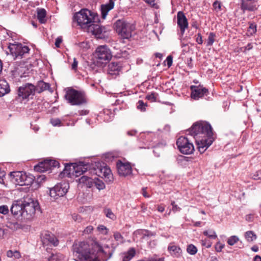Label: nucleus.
I'll return each instance as SVG.
<instances>
[{"label": "nucleus", "instance_id": "1", "mask_svg": "<svg viewBox=\"0 0 261 261\" xmlns=\"http://www.w3.org/2000/svg\"><path fill=\"white\" fill-rule=\"evenodd\" d=\"M39 208V204L32 199L15 201L11 207L12 214L16 216H21L25 220L31 219Z\"/></svg>", "mask_w": 261, "mask_h": 261}, {"label": "nucleus", "instance_id": "2", "mask_svg": "<svg viewBox=\"0 0 261 261\" xmlns=\"http://www.w3.org/2000/svg\"><path fill=\"white\" fill-rule=\"evenodd\" d=\"M202 134L203 138L197 141V148L200 153H203L214 141L213 132L211 124L205 121H197V135Z\"/></svg>", "mask_w": 261, "mask_h": 261}, {"label": "nucleus", "instance_id": "3", "mask_svg": "<svg viewBox=\"0 0 261 261\" xmlns=\"http://www.w3.org/2000/svg\"><path fill=\"white\" fill-rule=\"evenodd\" d=\"M73 253L76 261H93L95 259V254L90 252L89 245L84 242L73 244Z\"/></svg>", "mask_w": 261, "mask_h": 261}, {"label": "nucleus", "instance_id": "4", "mask_svg": "<svg viewBox=\"0 0 261 261\" xmlns=\"http://www.w3.org/2000/svg\"><path fill=\"white\" fill-rule=\"evenodd\" d=\"M74 20L82 28L87 29L92 22H95L97 16L88 9H82L75 14Z\"/></svg>", "mask_w": 261, "mask_h": 261}, {"label": "nucleus", "instance_id": "5", "mask_svg": "<svg viewBox=\"0 0 261 261\" xmlns=\"http://www.w3.org/2000/svg\"><path fill=\"white\" fill-rule=\"evenodd\" d=\"M93 247L95 251H97L93 261H107L111 257L114 251V249L110 248L108 245L101 247L97 242L94 243Z\"/></svg>", "mask_w": 261, "mask_h": 261}, {"label": "nucleus", "instance_id": "6", "mask_svg": "<svg viewBox=\"0 0 261 261\" xmlns=\"http://www.w3.org/2000/svg\"><path fill=\"white\" fill-rule=\"evenodd\" d=\"M11 180L13 183L19 186L31 185L34 181L32 175H27L22 171H15L10 173Z\"/></svg>", "mask_w": 261, "mask_h": 261}, {"label": "nucleus", "instance_id": "7", "mask_svg": "<svg viewBox=\"0 0 261 261\" xmlns=\"http://www.w3.org/2000/svg\"><path fill=\"white\" fill-rule=\"evenodd\" d=\"M117 33L123 39H129L132 36L134 26L125 21L118 20L115 23Z\"/></svg>", "mask_w": 261, "mask_h": 261}, {"label": "nucleus", "instance_id": "8", "mask_svg": "<svg viewBox=\"0 0 261 261\" xmlns=\"http://www.w3.org/2000/svg\"><path fill=\"white\" fill-rule=\"evenodd\" d=\"M65 97L71 105H81L86 102L84 94L72 88L67 90Z\"/></svg>", "mask_w": 261, "mask_h": 261}, {"label": "nucleus", "instance_id": "9", "mask_svg": "<svg viewBox=\"0 0 261 261\" xmlns=\"http://www.w3.org/2000/svg\"><path fill=\"white\" fill-rule=\"evenodd\" d=\"M8 48L14 59H21L23 56L28 54L30 50L27 46H23L21 43H10Z\"/></svg>", "mask_w": 261, "mask_h": 261}, {"label": "nucleus", "instance_id": "10", "mask_svg": "<svg viewBox=\"0 0 261 261\" xmlns=\"http://www.w3.org/2000/svg\"><path fill=\"white\" fill-rule=\"evenodd\" d=\"M95 57L97 62L105 64L111 60V52L106 45H100L96 49Z\"/></svg>", "mask_w": 261, "mask_h": 261}, {"label": "nucleus", "instance_id": "11", "mask_svg": "<svg viewBox=\"0 0 261 261\" xmlns=\"http://www.w3.org/2000/svg\"><path fill=\"white\" fill-rule=\"evenodd\" d=\"M176 145L179 151L184 154H190L194 150L193 144L184 137H180L177 139Z\"/></svg>", "mask_w": 261, "mask_h": 261}, {"label": "nucleus", "instance_id": "12", "mask_svg": "<svg viewBox=\"0 0 261 261\" xmlns=\"http://www.w3.org/2000/svg\"><path fill=\"white\" fill-rule=\"evenodd\" d=\"M69 187V184L67 182L58 184L50 189V196L55 199L62 197L66 194Z\"/></svg>", "mask_w": 261, "mask_h": 261}, {"label": "nucleus", "instance_id": "13", "mask_svg": "<svg viewBox=\"0 0 261 261\" xmlns=\"http://www.w3.org/2000/svg\"><path fill=\"white\" fill-rule=\"evenodd\" d=\"M36 88L32 84L27 83L19 87L18 93V98L24 99L28 98L30 95H34Z\"/></svg>", "mask_w": 261, "mask_h": 261}, {"label": "nucleus", "instance_id": "14", "mask_svg": "<svg viewBox=\"0 0 261 261\" xmlns=\"http://www.w3.org/2000/svg\"><path fill=\"white\" fill-rule=\"evenodd\" d=\"M95 174L105 179L106 182H111L113 179V174L109 167L107 166L97 167L94 169Z\"/></svg>", "mask_w": 261, "mask_h": 261}, {"label": "nucleus", "instance_id": "15", "mask_svg": "<svg viewBox=\"0 0 261 261\" xmlns=\"http://www.w3.org/2000/svg\"><path fill=\"white\" fill-rule=\"evenodd\" d=\"M59 163L56 160H46L35 166L34 169L37 171L43 172L51 169L52 167H59Z\"/></svg>", "mask_w": 261, "mask_h": 261}, {"label": "nucleus", "instance_id": "16", "mask_svg": "<svg viewBox=\"0 0 261 261\" xmlns=\"http://www.w3.org/2000/svg\"><path fill=\"white\" fill-rule=\"evenodd\" d=\"M41 241L44 245H53L57 246L59 244V241L56 237L51 232L45 231L41 234Z\"/></svg>", "mask_w": 261, "mask_h": 261}, {"label": "nucleus", "instance_id": "17", "mask_svg": "<svg viewBox=\"0 0 261 261\" xmlns=\"http://www.w3.org/2000/svg\"><path fill=\"white\" fill-rule=\"evenodd\" d=\"M87 29L88 32L92 33L98 38H102L104 36V34L107 32L105 27L100 26L96 22L91 23Z\"/></svg>", "mask_w": 261, "mask_h": 261}, {"label": "nucleus", "instance_id": "18", "mask_svg": "<svg viewBox=\"0 0 261 261\" xmlns=\"http://www.w3.org/2000/svg\"><path fill=\"white\" fill-rule=\"evenodd\" d=\"M118 172L121 176H127L132 172V168L128 163H123L121 161H118L117 163Z\"/></svg>", "mask_w": 261, "mask_h": 261}, {"label": "nucleus", "instance_id": "19", "mask_svg": "<svg viewBox=\"0 0 261 261\" xmlns=\"http://www.w3.org/2000/svg\"><path fill=\"white\" fill-rule=\"evenodd\" d=\"M241 9L243 11H254L257 9L255 0H241Z\"/></svg>", "mask_w": 261, "mask_h": 261}, {"label": "nucleus", "instance_id": "20", "mask_svg": "<svg viewBox=\"0 0 261 261\" xmlns=\"http://www.w3.org/2000/svg\"><path fill=\"white\" fill-rule=\"evenodd\" d=\"M73 171L69 172L76 177H78L84 173L86 172L89 168L88 165H83L80 164L79 165H73Z\"/></svg>", "mask_w": 261, "mask_h": 261}, {"label": "nucleus", "instance_id": "21", "mask_svg": "<svg viewBox=\"0 0 261 261\" xmlns=\"http://www.w3.org/2000/svg\"><path fill=\"white\" fill-rule=\"evenodd\" d=\"M177 19V24L180 29V31L182 33H184L185 29L188 28V23L187 19L184 14L181 11L178 12Z\"/></svg>", "mask_w": 261, "mask_h": 261}, {"label": "nucleus", "instance_id": "22", "mask_svg": "<svg viewBox=\"0 0 261 261\" xmlns=\"http://www.w3.org/2000/svg\"><path fill=\"white\" fill-rule=\"evenodd\" d=\"M208 95L209 91L207 88L201 85L197 86V100L201 98L207 101L210 98Z\"/></svg>", "mask_w": 261, "mask_h": 261}, {"label": "nucleus", "instance_id": "23", "mask_svg": "<svg viewBox=\"0 0 261 261\" xmlns=\"http://www.w3.org/2000/svg\"><path fill=\"white\" fill-rule=\"evenodd\" d=\"M114 6V2L113 0H109L108 4L101 5V17L103 19H105L109 11L113 9Z\"/></svg>", "mask_w": 261, "mask_h": 261}, {"label": "nucleus", "instance_id": "24", "mask_svg": "<svg viewBox=\"0 0 261 261\" xmlns=\"http://www.w3.org/2000/svg\"><path fill=\"white\" fill-rule=\"evenodd\" d=\"M46 180V176L43 174L38 176L35 181L30 185L31 186L32 190H35L38 189L41 185V184Z\"/></svg>", "mask_w": 261, "mask_h": 261}, {"label": "nucleus", "instance_id": "25", "mask_svg": "<svg viewBox=\"0 0 261 261\" xmlns=\"http://www.w3.org/2000/svg\"><path fill=\"white\" fill-rule=\"evenodd\" d=\"M10 91L9 85L5 80H0V97L8 93Z\"/></svg>", "mask_w": 261, "mask_h": 261}, {"label": "nucleus", "instance_id": "26", "mask_svg": "<svg viewBox=\"0 0 261 261\" xmlns=\"http://www.w3.org/2000/svg\"><path fill=\"white\" fill-rule=\"evenodd\" d=\"M122 67L120 63L111 62L109 65V73L111 74H116L121 70Z\"/></svg>", "mask_w": 261, "mask_h": 261}, {"label": "nucleus", "instance_id": "27", "mask_svg": "<svg viewBox=\"0 0 261 261\" xmlns=\"http://www.w3.org/2000/svg\"><path fill=\"white\" fill-rule=\"evenodd\" d=\"M93 177H89L87 175H84L79 178V180L80 184H85L87 187L90 188L93 186Z\"/></svg>", "mask_w": 261, "mask_h": 261}, {"label": "nucleus", "instance_id": "28", "mask_svg": "<svg viewBox=\"0 0 261 261\" xmlns=\"http://www.w3.org/2000/svg\"><path fill=\"white\" fill-rule=\"evenodd\" d=\"M136 254V250L134 248H130L127 252L122 254V261H129Z\"/></svg>", "mask_w": 261, "mask_h": 261}, {"label": "nucleus", "instance_id": "29", "mask_svg": "<svg viewBox=\"0 0 261 261\" xmlns=\"http://www.w3.org/2000/svg\"><path fill=\"white\" fill-rule=\"evenodd\" d=\"M168 250L172 255L178 256L181 253V249L177 246L174 245V243L169 244L168 247Z\"/></svg>", "mask_w": 261, "mask_h": 261}, {"label": "nucleus", "instance_id": "30", "mask_svg": "<svg viewBox=\"0 0 261 261\" xmlns=\"http://www.w3.org/2000/svg\"><path fill=\"white\" fill-rule=\"evenodd\" d=\"M50 87V85L48 83H45L42 81H39L36 88V90L38 93H41L43 91L48 90Z\"/></svg>", "mask_w": 261, "mask_h": 261}, {"label": "nucleus", "instance_id": "31", "mask_svg": "<svg viewBox=\"0 0 261 261\" xmlns=\"http://www.w3.org/2000/svg\"><path fill=\"white\" fill-rule=\"evenodd\" d=\"M46 11L44 9H40L37 11V18L39 22L44 23L46 21Z\"/></svg>", "mask_w": 261, "mask_h": 261}, {"label": "nucleus", "instance_id": "32", "mask_svg": "<svg viewBox=\"0 0 261 261\" xmlns=\"http://www.w3.org/2000/svg\"><path fill=\"white\" fill-rule=\"evenodd\" d=\"M95 186L99 190H103L105 188V183L100 179L96 177L93 178V186Z\"/></svg>", "mask_w": 261, "mask_h": 261}, {"label": "nucleus", "instance_id": "33", "mask_svg": "<svg viewBox=\"0 0 261 261\" xmlns=\"http://www.w3.org/2000/svg\"><path fill=\"white\" fill-rule=\"evenodd\" d=\"M245 237L248 242H252L256 240V235L252 231H248L245 232Z\"/></svg>", "mask_w": 261, "mask_h": 261}, {"label": "nucleus", "instance_id": "34", "mask_svg": "<svg viewBox=\"0 0 261 261\" xmlns=\"http://www.w3.org/2000/svg\"><path fill=\"white\" fill-rule=\"evenodd\" d=\"M64 258V256L62 254L58 253L53 254L51 256L48 258V261H61Z\"/></svg>", "mask_w": 261, "mask_h": 261}, {"label": "nucleus", "instance_id": "35", "mask_svg": "<svg viewBox=\"0 0 261 261\" xmlns=\"http://www.w3.org/2000/svg\"><path fill=\"white\" fill-rule=\"evenodd\" d=\"M256 32V25L254 23H250L247 30V35L250 36L254 34Z\"/></svg>", "mask_w": 261, "mask_h": 261}, {"label": "nucleus", "instance_id": "36", "mask_svg": "<svg viewBox=\"0 0 261 261\" xmlns=\"http://www.w3.org/2000/svg\"><path fill=\"white\" fill-rule=\"evenodd\" d=\"M203 234L210 239H215L217 238L216 232L212 229L204 231Z\"/></svg>", "mask_w": 261, "mask_h": 261}, {"label": "nucleus", "instance_id": "37", "mask_svg": "<svg viewBox=\"0 0 261 261\" xmlns=\"http://www.w3.org/2000/svg\"><path fill=\"white\" fill-rule=\"evenodd\" d=\"M105 214L107 218H109L113 220H114L116 219V216L112 212L111 209L110 208H105L104 210Z\"/></svg>", "mask_w": 261, "mask_h": 261}, {"label": "nucleus", "instance_id": "38", "mask_svg": "<svg viewBox=\"0 0 261 261\" xmlns=\"http://www.w3.org/2000/svg\"><path fill=\"white\" fill-rule=\"evenodd\" d=\"M239 241V238L236 236H232L227 240V243L230 246H233Z\"/></svg>", "mask_w": 261, "mask_h": 261}, {"label": "nucleus", "instance_id": "39", "mask_svg": "<svg viewBox=\"0 0 261 261\" xmlns=\"http://www.w3.org/2000/svg\"><path fill=\"white\" fill-rule=\"evenodd\" d=\"M114 238L118 244H121L124 242V238L119 232H115L114 233Z\"/></svg>", "mask_w": 261, "mask_h": 261}, {"label": "nucleus", "instance_id": "40", "mask_svg": "<svg viewBox=\"0 0 261 261\" xmlns=\"http://www.w3.org/2000/svg\"><path fill=\"white\" fill-rule=\"evenodd\" d=\"M97 230L102 234L106 235L108 233L109 229L104 225H100L97 227Z\"/></svg>", "mask_w": 261, "mask_h": 261}, {"label": "nucleus", "instance_id": "41", "mask_svg": "<svg viewBox=\"0 0 261 261\" xmlns=\"http://www.w3.org/2000/svg\"><path fill=\"white\" fill-rule=\"evenodd\" d=\"M187 251L190 254L194 255L196 253V247L193 244H190L188 246Z\"/></svg>", "mask_w": 261, "mask_h": 261}, {"label": "nucleus", "instance_id": "42", "mask_svg": "<svg viewBox=\"0 0 261 261\" xmlns=\"http://www.w3.org/2000/svg\"><path fill=\"white\" fill-rule=\"evenodd\" d=\"M9 211V207L6 205H3L0 206V213L3 215L8 214Z\"/></svg>", "mask_w": 261, "mask_h": 261}, {"label": "nucleus", "instance_id": "43", "mask_svg": "<svg viewBox=\"0 0 261 261\" xmlns=\"http://www.w3.org/2000/svg\"><path fill=\"white\" fill-rule=\"evenodd\" d=\"M252 178L254 180L261 179V170H258L255 172L252 176Z\"/></svg>", "mask_w": 261, "mask_h": 261}, {"label": "nucleus", "instance_id": "44", "mask_svg": "<svg viewBox=\"0 0 261 261\" xmlns=\"http://www.w3.org/2000/svg\"><path fill=\"white\" fill-rule=\"evenodd\" d=\"M195 126H196V123H194L192 126V128L190 130H189V134L191 135L194 138H195L196 136V129H195Z\"/></svg>", "mask_w": 261, "mask_h": 261}, {"label": "nucleus", "instance_id": "45", "mask_svg": "<svg viewBox=\"0 0 261 261\" xmlns=\"http://www.w3.org/2000/svg\"><path fill=\"white\" fill-rule=\"evenodd\" d=\"M202 246H205L206 248H210L212 246V243L208 239H204L201 241Z\"/></svg>", "mask_w": 261, "mask_h": 261}, {"label": "nucleus", "instance_id": "46", "mask_svg": "<svg viewBox=\"0 0 261 261\" xmlns=\"http://www.w3.org/2000/svg\"><path fill=\"white\" fill-rule=\"evenodd\" d=\"M214 37L215 35L213 33H210L207 40L208 45H211L213 44L214 42Z\"/></svg>", "mask_w": 261, "mask_h": 261}, {"label": "nucleus", "instance_id": "47", "mask_svg": "<svg viewBox=\"0 0 261 261\" xmlns=\"http://www.w3.org/2000/svg\"><path fill=\"white\" fill-rule=\"evenodd\" d=\"M146 99L151 101H155L156 100V96L154 93H151L146 95Z\"/></svg>", "mask_w": 261, "mask_h": 261}, {"label": "nucleus", "instance_id": "48", "mask_svg": "<svg viewBox=\"0 0 261 261\" xmlns=\"http://www.w3.org/2000/svg\"><path fill=\"white\" fill-rule=\"evenodd\" d=\"M146 105L143 102L142 100H139L138 103L137 108L141 111H144L145 110Z\"/></svg>", "mask_w": 261, "mask_h": 261}, {"label": "nucleus", "instance_id": "49", "mask_svg": "<svg viewBox=\"0 0 261 261\" xmlns=\"http://www.w3.org/2000/svg\"><path fill=\"white\" fill-rule=\"evenodd\" d=\"M140 261H164L163 258L149 257Z\"/></svg>", "mask_w": 261, "mask_h": 261}, {"label": "nucleus", "instance_id": "50", "mask_svg": "<svg viewBox=\"0 0 261 261\" xmlns=\"http://www.w3.org/2000/svg\"><path fill=\"white\" fill-rule=\"evenodd\" d=\"M191 89L192 90L191 97L192 99H196V86L192 85L191 86Z\"/></svg>", "mask_w": 261, "mask_h": 261}, {"label": "nucleus", "instance_id": "51", "mask_svg": "<svg viewBox=\"0 0 261 261\" xmlns=\"http://www.w3.org/2000/svg\"><path fill=\"white\" fill-rule=\"evenodd\" d=\"M50 123L52 124L53 126H58L61 123V121L59 119H51L50 120Z\"/></svg>", "mask_w": 261, "mask_h": 261}, {"label": "nucleus", "instance_id": "52", "mask_svg": "<svg viewBox=\"0 0 261 261\" xmlns=\"http://www.w3.org/2000/svg\"><path fill=\"white\" fill-rule=\"evenodd\" d=\"M224 245L221 244L220 242L217 243L215 246L216 250L217 252L221 251L222 249L224 248Z\"/></svg>", "mask_w": 261, "mask_h": 261}, {"label": "nucleus", "instance_id": "53", "mask_svg": "<svg viewBox=\"0 0 261 261\" xmlns=\"http://www.w3.org/2000/svg\"><path fill=\"white\" fill-rule=\"evenodd\" d=\"M72 218L74 221H77L78 222H81L82 220V218L81 216L76 214H73L72 215Z\"/></svg>", "mask_w": 261, "mask_h": 261}, {"label": "nucleus", "instance_id": "54", "mask_svg": "<svg viewBox=\"0 0 261 261\" xmlns=\"http://www.w3.org/2000/svg\"><path fill=\"white\" fill-rule=\"evenodd\" d=\"M166 61L167 62V64L168 67L171 66L172 64V57L171 56H169L166 58Z\"/></svg>", "mask_w": 261, "mask_h": 261}, {"label": "nucleus", "instance_id": "55", "mask_svg": "<svg viewBox=\"0 0 261 261\" xmlns=\"http://www.w3.org/2000/svg\"><path fill=\"white\" fill-rule=\"evenodd\" d=\"M93 229V227L92 226H87L84 230V233L89 234L91 233Z\"/></svg>", "mask_w": 261, "mask_h": 261}, {"label": "nucleus", "instance_id": "56", "mask_svg": "<svg viewBox=\"0 0 261 261\" xmlns=\"http://www.w3.org/2000/svg\"><path fill=\"white\" fill-rule=\"evenodd\" d=\"M62 42V38L61 37H58L55 41V45L57 47H59L60 44Z\"/></svg>", "mask_w": 261, "mask_h": 261}, {"label": "nucleus", "instance_id": "57", "mask_svg": "<svg viewBox=\"0 0 261 261\" xmlns=\"http://www.w3.org/2000/svg\"><path fill=\"white\" fill-rule=\"evenodd\" d=\"M171 204L172 205V210L176 212L179 211L180 210V207L177 206V205L175 204L174 201H172L171 202Z\"/></svg>", "mask_w": 261, "mask_h": 261}, {"label": "nucleus", "instance_id": "58", "mask_svg": "<svg viewBox=\"0 0 261 261\" xmlns=\"http://www.w3.org/2000/svg\"><path fill=\"white\" fill-rule=\"evenodd\" d=\"M126 133L127 135L129 136H134L137 134V130L135 129H132L128 130Z\"/></svg>", "mask_w": 261, "mask_h": 261}, {"label": "nucleus", "instance_id": "59", "mask_svg": "<svg viewBox=\"0 0 261 261\" xmlns=\"http://www.w3.org/2000/svg\"><path fill=\"white\" fill-rule=\"evenodd\" d=\"M77 64H78L77 61L76 60L75 58H74L73 62L71 65L72 69L74 70H76L77 67Z\"/></svg>", "mask_w": 261, "mask_h": 261}, {"label": "nucleus", "instance_id": "60", "mask_svg": "<svg viewBox=\"0 0 261 261\" xmlns=\"http://www.w3.org/2000/svg\"><path fill=\"white\" fill-rule=\"evenodd\" d=\"M13 254V257L16 259H18L21 257L20 253L17 250H14Z\"/></svg>", "mask_w": 261, "mask_h": 261}, {"label": "nucleus", "instance_id": "61", "mask_svg": "<svg viewBox=\"0 0 261 261\" xmlns=\"http://www.w3.org/2000/svg\"><path fill=\"white\" fill-rule=\"evenodd\" d=\"M213 6L216 10H219L221 8L220 3L218 2H215L214 3Z\"/></svg>", "mask_w": 261, "mask_h": 261}, {"label": "nucleus", "instance_id": "62", "mask_svg": "<svg viewBox=\"0 0 261 261\" xmlns=\"http://www.w3.org/2000/svg\"><path fill=\"white\" fill-rule=\"evenodd\" d=\"M145 2L153 7H155V0H144Z\"/></svg>", "mask_w": 261, "mask_h": 261}, {"label": "nucleus", "instance_id": "63", "mask_svg": "<svg viewBox=\"0 0 261 261\" xmlns=\"http://www.w3.org/2000/svg\"><path fill=\"white\" fill-rule=\"evenodd\" d=\"M146 188H143L142 189V195H143V196H144V197H147V198H148V197H150V196H149V195H148V194L147 193V192H146Z\"/></svg>", "mask_w": 261, "mask_h": 261}, {"label": "nucleus", "instance_id": "64", "mask_svg": "<svg viewBox=\"0 0 261 261\" xmlns=\"http://www.w3.org/2000/svg\"><path fill=\"white\" fill-rule=\"evenodd\" d=\"M14 251H12L11 250H9L7 252V256L8 257H13L14 255Z\"/></svg>", "mask_w": 261, "mask_h": 261}]
</instances>
